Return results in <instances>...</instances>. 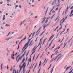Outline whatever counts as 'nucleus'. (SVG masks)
I'll use <instances>...</instances> for the list:
<instances>
[{
    "label": "nucleus",
    "mask_w": 73,
    "mask_h": 73,
    "mask_svg": "<svg viewBox=\"0 0 73 73\" xmlns=\"http://www.w3.org/2000/svg\"><path fill=\"white\" fill-rule=\"evenodd\" d=\"M50 23H51V21H50L49 23H48L47 25H45L43 27V30H45V27H47V26H48V25H49L50 24Z\"/></svg>",
    "instance_id": "nucleus-1"
},
{
    "label": "nucleus",
    "mask_w": 73,
    "mask_h": 73,
    "mask_svg": "<svg viewBox=\"0 0 73 73\" xmlns=\"http://www.w3.org/2000/svg\"><path fill=\"white\" fill-rule=\"evenodd\" d=\"M42 38H41V39H40L39 42V44L37 46L36 48H37L38 46H39L40 45V44L42 43Z\"/></svg>",
    "instance_id": "nucleus-2"
},
{
    "label": "nucleus",
    "mask_w": 73,
    "mask_h": 73,
    "mask_svg": "<svg viewBox=\"0 0 73 73\" xmlns=\"http://www.w3.org/2000/svg\"><path fill=\"white\" fill-rule=\"evenodd\" d=\"M52 36H53V35L49 39V41H51V40H52V38H53L54 36V35L52 37Z\"/></svg>",
    "instance_id": "nucleus-3"
},
{
    "label": "nucleus",
    "mask_w": 73,
    "mask_h": 73,
    "mask_svg": "<svg viewBox=\"0 0 73 73\" xmlns=\"http://www.w3.org/2000/svg\"><path fill=\"white\" fill-rule=\"evenodd\" d=\"M26 52H27V50H26L25 52H24V53L23 54H22L21 56V57H22L23 58V57H24V56H25V54L26 53Z\"/></svg>",
    "instance_id": "nucleus-4"
},
{
    "label": "nucleus",
    "mask_w": 73,
    "mask_h": 73,
    "mask_svg": "<svg viewBox=\"0 0 73 73\" xmlns=\"http://www.w3.org/2000/svg\"><path fill=\"white\" fill-rule=\"evenodd\" d=\"M14 56H15V54H13H13H12L11 55V58H12L13 60H15V58L14 57Z\"/></svg>",
    "instance_id": "nucleus-5"
},
{
    "label": "nucleus",
    "mask_w": 73,
    "mask_h": 73,
    "mask_svg": "<svg viewBox=\"0 0 73 73\" xmlns=\"http://www.w3.org/2000/svg\"><path fill=\"white\" fill-rule=\"evenodd\" d=\"M30 41H29L24 46L25 47H26L27 46H28V45L29 44V43Z\"/></svg>",
    "instance_id": "nucleus-6"
},
{
    "label": "nucleus",
    "mask_w": 73,
    "mask_h": 73,
    "mask_svg": "<svg viewBox=\"0 0 73 73\" xmlns=\"http://www.w3.org/2000/svg\"><path fill=\"white\" fill-rule=\"evenodd\" d=\"M61 57H62V56H60L57 59L56 61V62H57V61H58V60L59 59H60V58H61Z\"/></svg>",
    "instance_id": "nucleus-7"
},
{
    "label": "nucleus",
    "mask_w": 73,
    "mask_h": 73,
    "mask_svg": "<svg viewBox=\"0 0 73 73\" xmlns=\"http://www.w3.org/2000/svg\"><path fill=\"white\" fill-rule=\"evenodd\" d=\"M13 37V36H12L11 37L9 38H7L6 39V41H8V40H9V39H11V38H12Z\"/></svg>",
    "instance_id": "nucleus-8"
},
{
    "label": "nucleus",
    "mask_w": 73,
    "mask_h": 73,
    "mask_svg": "<svg viewBox=\"0 0 73 73\" xmlns=\"http://www.w3.org/2000/svg\"><path fill=\"white\" fill-rule=\"evenodd\" d=\"M23 58L22 57L19 58L17 60V62H19V61H20V60H21V58Z\"/></svg>",
    "instance_id": "nucleus-9"
},
{
    "label": "nucleus",
    "mask_w": 73,
    "mask_h": 73,
    "mask_svg": "<svg viewBox=\"0 0 73 73\" xmlns=\"http://www.w3.org/2000/svg\"><path fill=\"white\" fill-rule=\"evenodd\" d=\"M68 44V42L67 43H65L64 44V47H63V49H64L66 46V45Z\"/></svg>",
    "instance_id": "nucleus-10"
},
{
    "label": "nucleus",
    "mask_w": 73,
    "mask_h": 73,
    "mask_svg": "<svg viewBox=\"0 0 73 73\" xmlns=\"http://www.w3.org/2000/svg\"><path fill=\"white\" fill-rule=\"evenodd\" d=\"M71 67V66H69L68 67H67L65 70V71H67V70H68V69H70V68Z\"/></svg>",
    "instance_id": "nucleus-11"
},
{
    "label": "nucleus",
    "mask_w": 73,
    "mask_h": 73,
    "mask_svg": "<svg viewBox=\"0 0 73 73\" xmlns=\"http://www.w3.org/2000/svg\"><path fill=\"white\" fill-rule=\"evenodd\" d=\"M56 2H57V1H54L52 4V5H51L52 6H53V5H54V3H55V4H56Z\"/></svg>",
    "instance_id": "nucleus-12"
},
{
    "label": "nucleus",
    "mask_w": 73,
    "mask_h": 73,
    "mask_svg": "<svg viewBox=\"0 0 73 73\" xmlns=\"http://www.w3.org/2000/svg\"><path fill=\"white\" fill-rule=\"evenodd\" d=\"M25 62L24 63H23V64L22 65V66L21 67V68H20V69H22V68H23V67L24 66V65H25Z\"/></svg>",
    "instance_id": "nucleus-13"
},
{
    "label": "nucleus",
    "mask_w": 73,
    "mask_h": 73,
    "mask_svg": "<svg viewBox=\"0 0 73 73\" xmlns=\"http://www.w3.org/2000/svg\"><path fill=\"white\" fill-rule=\"evenodd\" d=\"M25 65H24V67H23V70H25V67L26 66V64H25Z\"/></svg>",
    "instance_id": "nucleus-14"
},
{
    "label": "nucleus",
    "mask_w": 73,
    "mask_h": 73,
    "mask_svg": "<svg viewBox=\"0 0 73 73\" xmlns=\"http://www.w3.org/2000/svg\"><path fill=\"white\" fill-rule=\"evenodd\" d=\"M36 49H37V47H36L35 48V49H34V50L33 51V52H32V53H35V52H36V51H35V50H36Z\"/></svg>",
    "instance_id": "nucleus-15"
},
{
    "label": "nucleus",
    "mask_w": 73,
    "mask_h": 73,
    "mask_svg": "<svg viewBox=\"0 0 73 73\" xmlns=\"http://www.w3.org/2000/svg\"><path fill=\"white\" fill-rule=\"evenodd\" d=\"M48 9H49V7H47V8L46 10V12L45 15H46V13H47V12H48Z\"/></svg>",
    "instance_id": "nucleus-16"
},
{
    "label": "nucleus",
    "mask_w": 73,
    "mask_h": 73,
    "mask_svg": "<svg viewBox=\"0 0 73 73\" xmlns=\"http://www.w3.org/2000/svg\"><path fill=\"white\" fill-rule=\"evenodd\" d=\"M26 39H27V38H26V36H25V38H24L23 40H22L21 41V42L23 40H25Z\"/></svg>",
    "instance_id": "nucleus-17"
},
{
    "label": "nucleus",
    "mask_w": 73,
    "mask_h": 73,
    "mask_svg": "<svg viewBox=\"0 0 73 73\" xmlns=\"http://www.w3.org/2000/svg\"><path fill=\"white\" fill-rule=\"evenodd\" d=\"M46 19V17H45V18L42 21L41 23H44V21H45V20Z\"/></svg>",
    "instance_id": "nucleus-18"
},
{
    "label": "nucleus",
    "mask_w": 73,
    "mask_h": 73,
    "mask_svg": "<svg viewBox=\"0 0 73 73\" xmlns=\"http://www.w3.org/2000/svg\"><path fill=\"white\" fill-rule=\"evenodd\" d=\"M67 9L66 10V12H65V14H66V11H68V5H67Z\"/></svg>",
    "instance_id": "nucleus-19"
},
{
    "label": "nucleus",
    "mask_w": 73,
    "mask_h": 73,
    "mask_svg": "<svg viewBox=\"0 0 73 73\" xmlns=\"http://www.w3.org/2000/svg\"><path fill=\"white\" fill-rule=\"evenodd\" d=\"M55 15V14H54L51 17L50 20H52L53 19V17H54V15Z\"/></svg>",
    "instance_id": "nucleus-20"
},
{
    "label": "nucleus",
    "mask_w": 73,
    "mask_h": 73,
    "mask_svg": "<svg viewBox=\"0 0 73 73\" xmlns=\"http://www.w3.org/2000/svg\"><path fill=\"white\" fill-rule=\"evenodd\" d=\"M13 73H16V70H15V68H14V70H13Z\"/></svg>",
    "instance_id": "nucleus-21"
},
{
    "label": "nucleus",
    "mask_w": 73,
    "mask_h": 73,
    "mask_svg": "<svg viewBox=\"0 0 73 73\" xmlns=\"http://www.w3.org/2000/svg\"><path fill=\"white\" fill-rule=\"evenodd\" d=\"M32 42H33V41L32 40L31 41V42H30V44L29 45V46H30L31 45V46H32V44H32Z\"/></svg>",
    "instance_id": "nucleus-22"
},
{
    "label": "nucleus",
    "mask_w": 73,
    "mask_h": 73,
    "mask_svg": "<svg viewBox=\"0 0 73 73\" xmlns=\"http://www.w3.org/2000/svg\"><path fill=\"white\" fill-rule=\"evenodd\" d=\"M24 36V35H22L21 36L19 37V38L18 39H21V38H23V36Z\"/></svg>",
    "instance_id": "nucleus-23"
},
{
    "label": "nucleus",
    "mask_w": 73,
    "mask_h": 73,
    "mask_svg": "<svg viewBox=\"0 0 73 73\" xmlns=\"http://www.w3.org/2000/svg\"><path fill=\"white\" fill-rule=\"evenodd\" d=\"M36 46H34V47L33 48V49L31 51V52H32V51H33V50H34V49H35V48H36Z\"/></svg>",
    "instance_id": "nucleus-24"
},
{
    "label": "nucleus",
    "mask_w": 73,
    "mask_h": 73,
    "mask_svg": "<svg viewBox=\"0 0 73 73\" xmlns=\"http://www.w3.org/2000/svg\"><path fill=\"white\" fill-rule=\"evenodd\" d=\"M41 28H42V27H40V28L38 29V30L36 32V33H38V32L39 31V30H40V29H41Z\"/></svg>",
    "instance_id": "nucleus-25"
},
{
    "label": "nucleus",
    "mask_w": 73,
    "mask_h": 73,
    "mask_svg": "<svg viewBox=\"0 0 73 73\" xmlns=\"http://www.w3.org/2000/svg\"><path fill=\"white\" fill-rule=\"evenodd\" d=\"M49 20V18H47L46 21L45 22L44 24H45V23H46L48 21V20Z\"/></svg>",
    "instance_id": "nucleus-26"
},
{
    "label": "nucleus",
    "mask_w": 73,
    "mask_h": 73,
    "mask_svg": "<svg viewBox=\"0 0 73 73\" xmlns=\"http://www.w3.org/2000/svg\"><path fill=\"white\" fill-rule=\"evenodd\" d=\"M45 31H44L43 32H42L41 34V35H40V36H42V35H43L44 34V33Z\"/></svg>",
    "instance_id": "nucleus-27"
},
{
    "label": "nucleus",
    "mask_w": 73,
    "mask_h": 73,
    "mask_svg": "<svg viewBox=\"0 0 73 73\" xmlns=\"http://www.w3.org/2000/svg\"><path fill=\"white\" fill-rule=\"evenodd\" d=\"M36 33V32H34L33 34L32 35V36L34 37V36H35V34Z\"/></svg>",
    "instance_id": "nucleus-28"
},
{
    "label": "nucleus",
    "mask_w": 73,
    "mask_h": 73,
    "mask_svg": "<svg viewBox=\"0 0 73 73\" xmlns=\"http://www.w3.org/2000/svg\"><path fill=\"white\" fill-rule=\"evenodd\" d=\"M37 64H36L35 65V67L34 69L33 72H34V70H35V69L36 68V67H37Z\"/></svg>",
    "instance_id": "nucleus-29"
},
{
    "label": "nucleus",
    "mask_w": 73,
    "mask_h": 73,
    "mask_svg": "<svg viewBox=\"0 0 73 73\" xmlns=\"http://www.w3.org/2000/svg\"><path fill=\"white\" fill-rule=\"evenodd\" d=\"M58 56H59V55H57L56 56V58H55V59L54 60V61L55 60H56L57 59V57H58Z\"/></svg>",
    "instance_id": "nucleus-30"
},
{
    "label": "nucleus",
    "mask_w": 73,
    "mask_h": 73,
    "mask_svg": "<svg viewBox=\"0 0 73 73\" xmlns=\"http://www.w3.org/2000/svg\"><path fill=\"white\" fill-rule=\"evenodd\" d=\"M3 64L2 63V64H1V69H2V68H3Z\"/></svg>",
    "instance_id": "nucleus-31"
},
{
    "label": "nucleus",
    "mask_w": 73,
    "mask_h": 73,
    "mask_svg": "<svg viewBox=\"0 0 73 73\" xmlns=\"http://www.w3.org/2000/svg\"><path fill=\"white\" fill-rule=\"evenodd\" d=\"M25 58H24L22 60V62H24V61H25Z\"/></svg>",
    "instance_id": "nucleus-32"
},
{
    "label": "nucleus",
    "mask_w": 73,
    "mask_h": 73,
    "mask_svg": "<svg viewBox=\"0 0 73 73\" xmlns=\"http://www.w3.org/2000/svg\"><path fill=\"white\" fill-rule=\"evenodd\" d=\"M58 17H57L56 18V19H55V20L54 21H56L57 19H58Z\"/></svg>",
    "instance_id": "nucleus-33"
},
{
    "label": "nucleus",
    "mask_w": 73,
    "mask_h": 73,
    "mask_svg": "<svg viewBox=\"0 0 73 73\" xmlns=\"http://www.w3.org/2000/svg\"><path fill=\"white\" fill-rule=\"evenodd\" d=\"M6 27H10V25L8 24H6L5 25Z\"/></svg>",
    "instance_id": "nucleus-34"
},
{
    "label": "nucleus",
    "mask_w": 73,
    "mask_h": 73,
    "mask_svg": "<svg viewBox=\"0 0 73 73\" xmlns=\"http://www.w3.org/2000/svg\"><path fill=\"white\" fill-rule=\"evenodd\" d=\"M41 61H40L39 65V66H41Z\"/></svg>",
    "instance_id": "nucleus-35"
},
{
    "label": "nucleus",
    "mask_w": 73,
    "mask_h": 73,
    "mask_svg": "<svg viewBox=\"0 0 73 73\" xmlns=\"http://www.w3.org/2000/svg\"><path fill=\"white\" fill-rule=\"evenodd\" d=\"M36 55V54H35L33 57V60H34V59H35V56Z\"/></svg>",
    "instance_id": "nucleus-36"
},
{
    "label": "nucleus",
    "mask_w": 73,
    "mask_h": 73,
    "mask_svg": "<svg viewBox=\"0 0 73 73\" xmlns=\"http://www.w3.org/2000/svg\"><path fill=\"white\" fill-rule=\"evenodd\" d=\"M51 66H52V64L50 65V66L49 67V68H48L47 70H49V69H50V68H51Z\"/></svg>",
    "instance_id": "nucleus-37"
},
{
    "label": "nucleus",
    "mask_w": 73,
    "mask_h": 73,
    "mask_svg": "<svg viewBox=\"0 0 73 73\" xmlns=\"http://www.w3.org/2000/svg\"><path fill=\"white\" fill-rule=\"evenodd\" d=\"M7 6H9V5H10V6H12V5L11 4H7Z\"/></svg>",
    "instance_id": "nucleus-38"
},
{
    "label": "nucleus",
    "mask_w": 73,
    "mask_h": 73,
    "mask_svg": "<svg viewBox=\"0 0 73 73\" xmlns=\"http://www.w3.org/2000/svg\"><path fill=\"white\" fill-rule=\"evenodd\" d=\"M55 12H56V11L54 10H53L52 12V13H55Z\"/></svg>",
    "instance_id": "nucleus-39"
},
{
    "label": "nucleus",
    "mask_w": 73,
    "mask_h": 73,
    "mask_svg": "<svg viewBox=\"0 0 73 73\" xmlns=\"http://www.w3.org/2000/svg\"><path fill=\"white\" fill-rule=\"evenodd\" d=\"M58 7H57V8L55 9V11H57V10H58Z\"/></svg>",
    "instance_id": "nucleus-40"
},
{
    "label": "nucleus",
    "mask_w": 73,
    "mask_h": 73,
    "mask_svg": "<svg viewBox=\"0 0 73 73\" xmlns=\"http://www.w3.org/2000/svg\"><path fill=\"white\" fill-rule=\"evenodd\" d=\"M18 43H19V41L17 40L16 41V44H18Z\"/></svg>",
    "instance_id": "nucleus-41"
},
{
    "label": "nucleus",
    "mask_w": 73,
    "mask_h": 73,
    "mask_svg": "<svg viewBox=\"0 0 73 73\" xmlns=\"http://www.w3.org/2000/svg\"><path fill=\"white\" fill-rule=\"evenodd\" d=\"M64 13H65V11H63V12L62 14V16H63V15H64Z\"/></svg>",
    "instance_id": "nucleus-42"
},
{
    "label": "nucleus",
    "mask_w": 73,
    "mask_h": 73,
    "mask_svg": "<svg viewBox=\"0 0 73 73\" xmlns=\"http://www.w3.org/2000/svg\"><path fill=\"white\" fill-rule=\"evenodd\" d=\"M60 47L59 46L58 48H56V50H58V49H60Z\"/></svg>",
    "instance_id": "nucleus-43"
},
{
    "label": "nucleus",
    "mask_w": 73,
    "mask_h": 73,
    "mask_svg": "<svg viewBox=\"0 0 73 73\" xmlns=\"http://www.w3.org/2000/svg\"><path fill=\"white\" fill-rule=\"evenodd\" d=\"M29 61L30 62H31V61H32V60H31V58H30L29 59Z\"/></svg>",
    "instance_id": "nucleus-44"
},
{
    "label": "nucleus",
    "mask_w": 73,
    "mask_h": 73,
    "mask_svg": "<svg viewBox=\"0 0 73 73\" xmlns=\"http://www.w3.org/2000/svg\"><path fill=\"white\" fill-rule=\"evenodd\" d=\"M58 35H59V33H58L57 35V37H56V38H57V37H58Z\"/></svg>",
    "instance_id": "nucleus-45"
},
{
    "label": "nucleus",
    "mask_w": 73,
    "mask_h": 73,
    "mask_svg": "<svg viewBox=\"0 0 73 73\" xmlns=\"http://www.w3.org/2000/svg\"><path fill=\"white\" fill-rule=\"evenodd\" d=\"M40 70H41V69H39L38 73H40Z\"/></svg>",
    "instance_id": "nucleus-46"
},
{
    "label": "nucleus",
    "mask_w": 73,
    "mask_h": 73,
    "mask_svg": "<svg viewBox=\"0 0 73 73\" xmlns=\"http://www.w3.org/2000/svg\"><path fill=\"white\" fill-rule=\"evenodd\" d=\"M39 56H40V54H39L38 55L37 57L36 58V59H37V58H38V57H39Z\"/></svg>",
    "instance_id": "nucleus-47"
},
{
    "label": "nucleus",
    "mask_w": 73,
    "mask_h": 73,
    "mask_svg": "<svg viewBox=\"0 0 73 73\" xmlns=\"http://www.w3.org/2000/svg\"><path fill=\"white\" fill-rule=\"evenodd\" d=\"M54 58L50 62V63L52 62L53 61V60H54Z\"/></svg>",
    "instance_id": "nucleus-48"
},
{
    "label": "nucleus",
    "mask_w": 73,
    "mask_h": 73,
    "mask_svg": "<svg viewBox=\"0 0 73 73\" xmlns=\"http://www.w3.org/2000/svg\"><path fill=\"white\" fill-rule=\"evenodd\" d=\"M9 68L8 67V65H7V69H9Z\"/></svg>",
    "instance_id": "nucleus-49"
},
{
    "label": "nucleus",
    "mask_w": 73,
    "mask_h": 73,
    "mask_svg": "<svg viewBox=\"0 0 73 73\" xmlns=\"http://www.w3.org/2000/svg\"><path fill=\"white\" fill-rule=\"evenodd\" d=\"M73 8V6H72L70 8V9H72Z\"/></svg>",
    "instance_id": "nucleus-50"
},
{
    "label": "nucleus",
    "mask_w": 73,
    "mask_h": 73,
    "mask_svg": "<svg viewBox=\"0 0 73 73\" xmlns=\"http://www.w3.org/2000/svg\"><path fill=\"white\" fill-rule=\"evenodd\" d=\"M15 33V32H13L11 34V35H12V34H14V33Z\"/></svg>",
    "instance_id": "nucleus-51"
},
{
    "label": "nucleus",
    "mask_w": 73,
    "mask_h": 73,
    "mask_svg": "<svg viewBox=\"0 0 73 73\" xmlns=\"http://www.w3.org/2000/svg\"><path fill=\"white\" fill-rule=\"evenodd\" d=\"M22 24H23V22H21V24L20 25V26H21V25H22Z\"/></svg>",
    "instance_id": "nucleus-52"
},
{
    "label": "nucleus",
    "mask_w": 73,
    "mask_h": 73,
    "mask_svg": "<svg viewBox=\"0 0 73 73\" xmlns=\"http://www.w3.org/2000/svg\"><path fill=\"white\" fill-rule=\"evenodd\" d=\"M51 44H50V45H49V46L48 47V48H47V49H48V48H49V47H50V45H51Z\"/></svg>",
    "instance_id": "nucleus-53"
},
{
    "label": "nucleus",
    "mask_w": 73,
    "mask_h": 73,
    "mask_svg": "<svg viewBox=\"0 0 73 73\" xmlns=\"http://www.w3.org/2000/svg\"><path fill=\"white\" fill-rule=\"evenodd\" d=\"M25 50H23V52H22V53H21V54H23V53H24V51H25Z\"/></svg>",
    "instance_id": "nucleus-54"
},
{
    "label": "nucleus",
    "mask_w": 73,
    "mask_h": 73,
    "mask_svg": "<svg viewBox=\"0 0 73 73\" xmlns=\"http://www.w3.org/2000/svg\"><path fill=\"white\" fill-rule=\"evenodd\" d=\"M32 3H34V2H35V1H34V0H32Z\"/></svg>",
    "instance_id": "nucleus-55"
},
{
    "label": "nucleus",
    "mask_w": 73,
    "mask_h": 73,
    "mask_svg": "<svg viewBox=\"0 0 73 73\" xmlns=\"http://www.w3.org/2000/svg\"><path fill=\"white\" fill-rule=\"evenodd\" d=\"M69 29L68 28V29H67V32H66V33H67L68 32V31H69Z\"/></svg>",
    "instance_id": "nucleus-56"
},
{
    "label": "nucleus",
    "mask_w": 73,
    "mask_h": 73,
    "mask_svg": "<svg viewBox=\"0 0 73 73\" xmlns=\"http://www.w3.org/2000/svg\"><path fill=\"white\" fill-rule=\"evenodd\" d=\"M60 0H58V2L59 3H60Z\"/></svg>",
    "instance_id": "nucleus-57"
},
{
    "label": "nucleus",
    "mask_w": 73,
    "mask_h": 73,
    "mask_svg": "<svg viewBox=\"0 0 73 73\" xmlns=\"http://www.w3.org/2000/svg\"><path fill=\"white\" fill-rule=\"evenodd\" d=\"M2 20H5V18L3 17Z\"/></svg>",
    "instance_id": "nucleus-58"
},
{
    "label": "nucleus",
    "mask_w": 73,
    "mask_h": 73,
    "mask_svg": "<svg viewBox=\"0 0 73 73\" xmlns=\"http://www.w3.org/2000/svg\"><path fill=\"white\" fill-rule=\"evenodd\" d=\"M65 29H66L65 28L64 30V31H62V32H65Z\"/></svg>",
    "instance_id": "nucleus-59"
},
{
    "label": "nucleus",
    "mask_w": 73,
    "mask_h": 73,
    "mask_svg": "<svg viewBox=\"0 0 73 73\" xmlns=\"http://www.w3.org/2000/svg\"><path fill=\"white\" fill-rule=\"evenodd\" d=\"M19 7V6H18V5H15V7Z\"/></svg>",
    "instance_id": "nucleus-60"
},
{
    "label": "nucleus",
    "mask_w": 73,
    "mask_h": 73,
    "mask_svg": "<svg viewBox=\"0 0 73 73\" xmlns=\"http://www.w3.org/2000/svg\"><path fill=\"white\" fill-rule=\"evenodd\" d=\"M28 54H29L28 53H27V54L26 55V57H27V56H28Z\"/></svg>",
    "instance_id": "nucleus-61"
},
{
    "label": "nucleus",
    "mask_w": 73,
    "mask_h": 73,
    "mask_svg": "<svg viewBox=\"0 0 73 73\" xmlns=\"http://www.w3.org/2000/svg\"><path fill=\"white\" fill-rule=\"evenodd\" d=\"M61 31H60L58 33H61Z\"/></svg>",
    "instance_id": "nucleus-62"
},
{
    "label": "nucleus",
    "mask_w": 73,
    "mask_h": 73,
    "mask_svg": "<svg viewBox=\"0 0 73 73\" xmlns=\"http://www.w3.org/2000/svg\"><path fill=\"white\" fill-rule=\"evenodd\" d=\"M25 70H23V73H25Z\"/></svg>",
    "instance_id": "nucleus-63"
},
{
    "label": "nucleus",
    "mask_w": 73,
    "mask_h": 73,
    "mask_svg": "<svg viewBox=\"0 0 73 73\" xmlns=\"http://www.w3.org/2000/svg\"><path fill=\"white\" fill-rule=\"evenodd\" d=\"M3 24H5V22H3Z\"/></svg>",
    "instance_id": "nucleus-64"
}]
</instances>
